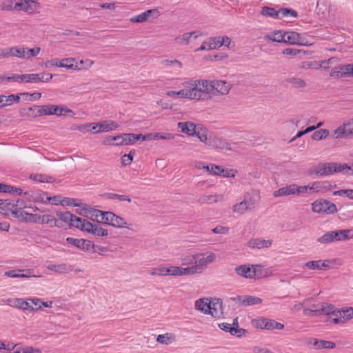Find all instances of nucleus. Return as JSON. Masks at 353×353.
<instances>
[{
	"mask_svg": "<svg viewBox=\"0 0 353 353\" xmlns=\"http://www.w3.org/2000/svg\"><path fill=\"white\" fill-rule=\"evenodd\" d=\"M194 92L196 96V100H208L214 95V90L212 88V81L192 80Z\"/></svg>",
	"mask_w": 353,
	"mask_h": 353,
	"instance_id": "f257e3e1",
	"label": "nucleus"
},
{
	"mask_svg": "<svg viewBox=\"0 0 353 353\" xmlns=\"http://www.w3.org/2000/svg\"><path fill=\"white\" fill-rule=\"evenodd\" d=\"M312 211L316 213L334 214L337 212L336 205L325 199H320L312 204Z\"/></svg>",
	"mask_w": 353,
	"mask_h": 353,
	"instance_id": "f03ea898",
	"label": "nucleus"
},
{
	"mask_svg": "<svg viewBox=\"0 0 353 353\" xmlns=\"http://www.w3.org/2000/svg\"><path fill=\"white\" fill-rule=\"evenodd\" d=\"M28 222L34 223L48 224L50 227H61L59 220L49 214L39 215L37 214H27Z\"/></svg>",
	"mask_w": 353,
	"mask_h": 353,
	"instance_id": "7ed1b4c3",
	"label": "nucleus"
},
{
	"mask_svg": "<svg viewBox=\"0 0 353 353\" xmlns=\"http://www.w3.org/2000/svg\"><path fill=\"white\" fill-rule=\"evenodd\" d=\"M41 51L40 47L34 48H28L27 47L14 46V57L20 59H29L32 57H37Z\"/></svg>",
	"mask_w": 353,
	"mask_h": 353,
	"instance_id": "20e7f679",
	"label": "nucleus"
},
{
	"mask_svg": "<svg viewBox=\"0 0 353 353\" xmlns=\"http://www.w3.org/2000/svg\"><path fill=\"white\" fill-rule=\"evenodd\" d=\"M113 139H114V141L121 140L120 142L112 143V145L117 146L133 145L136 141H140L139 134L134 133H123L119 134L114 136Z\"/></svg>",
	"mask_w": 353,
	"mask_h": 353,
	"instance_id": "39448f33",
	"label": "nucleus"
},
{
	"mask_svg": "<svg viewBox=\"0 0 353 353\" xmlns=\"http://www.w3.org/2000/svg\"><path fill=\"white\" fill-rule=\"evenodd\" d=\"M39 3L34 0H15L14 9L16 11H23L28 14H32L34 10Z\"/></svg>",
	"mask_w": 353,
	"mask_h": 353,
	"instance_id": "423d86ee",
	"label": "nucleus"
},
{
	"mask_svg": "<svg viewBox=\"0 0 353 353\" xmlns=\"http://www.w3.org/2000/svg\"><path fill=\"white\" fill-rule=\"evenodd\" d=\"M216 259V254L213 252L204 253L203 256H198L196 259V263L195 265L199 273H201L205 268L210 263H212Z\"/></svg>",
	"mask_w": 353,
	"mask_h": 353,
	"instance_id": "0eeeda50",
	"label": "nucleus"
},
{
	"mask_svg": "<svg viewBox=\"0 0 353 353\" xmlns=\"http://www.w3.org/2000/svg\"><path fill=\"white\" fill-rule=\"evenodd\" d=\"M307 345L310 348L315 350L334 349L336 347V344L332 341L320 340L315 338H310L308 340Z\"/></svg>",
	"mask_w": 353,
	"mask_h": 353,
	"instance_id": "6e6552de",
	"label": "nucleus"
},
{
	"mask_svg": "<svg viewBox=\"0 0 353 353\" xmlns=\"http://www.w3.org/2000/svg\"><path fill=\"white\" fill-rule=\"evenodd\" d=\"M208 145L214 148L225 149L227 150H232L230 144L224 139L214 136L210 135Z\"/></svg>",
	"mask_w": 353,
	"mask_h": 353,
	"instance_id": "1a4fd4ad",
	"label": "nucleus"
},
{
	"mask_svg": "<svg viewBox=\"0 0 353 353\" xmlns=\"http://www.w3.org/2000/svg\"><path fill=\"white\" fill-rule=\"evenodd\" d=\"M234 321H236V327L232 326L231 324L228 323H219V327L221 330L227 332H230L231 335L241 337L245 333L246 330L239 327L237 318L234 319Z\"/></svg>",
	"mask_w": 353,
	"mask_h": 353,
	"instance_id": "9d476101",
	"label": "nucleus"
},
{
	"mask_svg": "<svg viewBox=\"0 0 353 353\" xmlns=\"http://www.w3.org/2000/svg\"><path fill=\"white\" fill-rule=\"evenodd\" d=\"M334 173L332 163H319L316 165L310 174H315L317 176H327Z\"/></svg>",
	"mask_w": 353,
	"mask_h": 353,
	"instance_id": "9b49d317",
	"label": "nucleus"
},
{
	"mask_svg": "<svg viewBox=\"0 0 353 353\" xmlns=\"http://www.w3.org/2000/svg\"><path fill=\"white\" fill-rule=\"evenodd\" d=\"M184 88L177 91V97L188 99H196V96L194 92V87L192 80L183 83Z\"/></svg>",
	"mask_w": 353,
	"mask_h": 353,
	"instance_id": "f8f14e48",
	"label": "nucleus"
},
{
	"mask_svg": "<svg viewBox=\"0 0 353 353\" xmlns=\"http://www.w3.org/2000/svg\"><path fill=\"white\" fill-rule=\"evenodd\" d=\"M7 304L11 307L27 311H33L34 307L30 303L21 298L8 299Z\"/></svg>",
	"mask_w": 353,
	"mask_h": 353,
	"instance_id": "ddd939ff",
	"label": "nucleus"
},
{
	"mask_svg": "<svg viewBox=\"0 0 353 353\" xmlns=\"http://www.w3.org/2000/svg\"><path fill=\"white\" fill-rule=\"evenodd\" d=\"M85 232L90 233L97 237L107 236L109 233L108 230L103 228L100 223H87Z\"/></svg>",
	"mask_w": 353,
	"mask_h": 353,
	"instance_id": "4468645a",
	"label": "nucleus"
},
{
	"mask_svg": "<svg viewBox=\"0 0 353 353\" xmlns=\"http://www.w3.org/2000/svg\"><path fill=\"white\" fill-rule=\"evenodd\" d=\"M318 243L327 244L341 241L339 230L329 231L316 239Z\"/></svg>",
	"mask_w": 353,
	"mask_h": 353,
	"instance_id": "2eb2a0df",
	"label": "nucleus"
},
{
	"mask_svg": "<svg viewBox=\"0 0 353 353\" xmlns=\"http://www.w3.org/2000/svg\"><path fill=\"white\" fill-rule=\"evenodd\" d=\"M212 88L214 90V95L217 94H227L231 89L230 83L222 80H213Z\"/></svg>",
	"mask_w": 353,
	"mask_h": 353,
	"instance_id": "dca6fc26",
	"label": "nucleus"
},
{
	"mask_svg": "<svg viewBox=\"0 0 353 353\" xmlns=\"http://www.w3.org/2000/svg\"><path fill=\"white\" fill-rule=\"evenodd\" d=\"M234 301H239L243 306L259 305L262 303V299L257 296L247 295L244 296H237L232 299Z\"/></svg>",
	"mask_w": 353,
	"mask_h": 353,
	"instance_id": "f3484780",
	"label": "nucleus"
},
{
	"mask_svg": "<svg viewBox=\"0 0 353 353\" xmlns=\"http://www.w3.org/2000/svg\"><path fill=\"white\" fill-rule=\"evenodd\" d=\"M236 274L241 277L253 279L252 275V265L251 264H242L236 266L234 268Z\"/></svg>",
	"mask_w": 353,
	"mask_h": 353,
	"instance_id": "a211bd4d",
	"label": "nucleus"
},
{
	"mask_svg": "<svg viewBox=\"0 0 353 353\" xmlns=\"http://www.w3.org/2000/svg\"><path fill=\"white\" fill-rule=\"evenodd\" d=\"M320 315H333L334 316H341V312H340V309H336L335 306L332 304H329L327 303H321V307H319Z\"/></svg>",
	"mask_w": 353,
	"mask_h": 353,
	"instance_id": "6ab92c4d",
	"label": "nucleus"
},
{
	"mask_svg": "<svg viewBox=\"0 0 353 353\" xmlns=\"http://www.w3.org/2000/svg\"><path fill=\"white\" fill-rule=\"evenodd\" d=\"M46 115H65L67 112H72V110L66 107L57 105H45Z\"/></svg>",
	"mask_w": 353,
	"mask_h": 353,
	"instance_id": "aec40b11",
	"label": "nucleus"
},
{
	"mask_svg": "<svg viewBox=\"0 0 353 353\" xmlns=\"http://www.w3.org/2000/svg\"><path fill=\"white\" fill-rule=\"evenodd\" d=\"M177 125L181 132L192 137L194 136L198 129V125L191 121L179 122Z\"/></svg>",
	"mask_w": 353,
	"mask_h": 353,
	"instance_id": "412c9836",
	"label": "nucleus"
},
{
	"mask_svg": "<svg viewBox=\"0 0 353 353\" xmlns=\"http://www.w3.org/2000/svg\"><path fill=\"white\" fill-rule=\"evenodd\" d=\"M305 267L307 268V269L313 270H325L330 268V261H310L305 263Z\"/></svg>",
	"mask_w": 353,
	"mask_h": 353,
	"instance_id": "4be33fe9",
	"label": "nucleus"
},
{
	"mask_svg": "<svg viewBox=\"0 0 353 353\" xmlns=\"http://www.w3.org/2000/svg\"><path fill=\"white\" fill-rule=\"evenodd\" d=\"M119 124L111 120H105L99 122V128L94 132V134L99 132H108L119 128Z\"/></svg>",
	"mask_w": 353,
	"mask_h": 353,
	"instance_id": "5701e85b",
	"label": "nucleus"
},
{
	"mask_svg": "<svg viewBox=\"0 0 353 353\" xmlns=\"http://www.w3.org/2000/svg\"><path fill=\"white\" fill-rule=\"evenodd\" d=\"M195 308L206 314L214 313L211 312V302L208 299H199L196 301Z\"/></svg>",
	"mask_w": 353,
	"mask_h": 353,
	"instance_id": "b1692460",
	"label": "nucleus"
},
{
	"mask_svg": "<svg viewBox=\"0 0 353 353\" xmlns=\"http://www.w3.org/2000/svg\"><path fill=\"white\" fill-rule=\"evenodd\" d=\"M48 270L59 274H65L72 272V266L67 263L61 264H49L47 266Z\"/></svg>",
	"mask_w": 353,
	"mask_h": 353,
	"instance_id": "393cba45",
	"label": "nucleus"
},
{
	"mask_svg": "<svg viewBox=\"0 0 353 353\" xmlns=\"http://www.w3.org/2000/svg\"><path fill=\"white\" fill-rule=\"evenodd\" d=\"M272 241L264 240L261 239H250L248 242V246L253 249L268 248L271 246Z\"/></svg>",
	"mask_w": 353,
	"mask_h": 353,
	"instance_id": "a878e982",
	"label": "nucleus"
},
{
	"mask_svg": "<svg viewBox=\"0 0 353 353\" xmlns=\"http://www.w3.org/2000/svg\"><path fill=\"white\" fill-rule=\"evenodd\" d=\"M312 192H326L331 189L332 185L329 181H314L310 183Z\"/></svg>",
	"mask_w": 353,
	"mask_h": 353,
	"instance_id": "bb28decb",
	"label": "nucleus"
},
{
	"mask_svg": "<svg viewBox=\"0 0 353 353\" xmlns=\"http://www.w3.org/2000/svg\"><path fill=\"white\" fill-rule=\"evenodd\" d=\"M296 194L295 183L281 188L273 192L274 197L294 195Z\"/></svg>",
	"mask_w": 353,
	"mask_h": 353,
	"instance_id": "cd10ccee",
	"label": "nucleus"
},
{
	"mask_svg": "<svg viewBox=\"0 0 353 353\" xmlns=\"http://www.w3.org/2000/svg\"><path fill=\"white\" fill-rule=\"evenodd\" d=\"M203 168L210 174L221 175L223 176H229L228 171L220 165L210 164L206 166H203Z\"/></svg>",
	"mask_w": 353,
	"mask_h": 353,
	"instance_id": "c85d7f7f",
	"label": "nucleus"
},
{
	"mask_svg": "<svg viewBox=\"0 0 353 353\" xmlns=\"http://www.w3.org/2000/svg\"><path fill=\"white\" fill-rule=\"evenodd\" d=\"M201 35V32L199 31H193L191 32H186L181 35H179L176 37L175 40L178 43L180 44H188L190 41V39L192 37H194V39L197 38Z\"/></svg>",
	"mask_w": 353,
	"mask_h": 353,
	"instance_id": "c756f323",
	"label": "nucleus"
},
{
	"mask_svg": "<svg viewBox=\"0 0 353 353\" xmlns=\"http://www.w3.org/2000/svg\"><path fill=\"white\" fill-rule=\"evenodd\" d=\"M90 221H87L85 219L77 216L72 219V222L70 223V228H75L83 232H85V229L87 228V223L88 224Z\"/></svg>",
	"mask_w": 353,
	"mask_h": 353,
	"instance_id": "7c9ffc66",
	"label": "nucleus"
},
{
	"mask_svg": "<svg viewBox=\"0 0 353 353\" xmlns=\"http://www.w3.org/2000/svg\"><path fill=\"white\" fill-rule=\"evenodd\" d=\"M253 279H261L268 276V271L261 265H252Z\"/></svg>",
	"mask_w": 353,
	"mask_h": 353,
	"instance_id": "2f4dec72",
	"label": "nucleus"
},
{
	"mask_svg": "<svg viewBox=\"0 0 353 353\" xmlns=\"http://www.w3.org/2000/svg\"><path fill=\"white\" fill-rule=\"evenodd\" d=\"M208 130L203 127L201 125H198V129L196 131V134L194 137H196L199 138L200 141L208 145V143L209 141V137H208Z\"/></svg>",
	"mask_w": 353,
	"mask_h": 353,
	"instance_id": "473e14b6",
	"label": "nucleus"
},
{
	"mask_svg": "<svg viewBox=\"0 0 353 353\" xmlns=\"http://www.w3.org/2000/svg\"><path fill=\"white\" fill-rule=\"evenodd\" d=\"M260 14L266 17H270L274 19H278V10L274 8L269 6H263L261 8Z\"/></svg>",
	"mask_w": 353,
	"mask_h": 353,
	"instance_id": "72a5a7b5",
	"label": "nucleus"
},
{
	"mask_svg": "<svg viewBox=\"0 0 353 353\" xmlns=\"http://www.w3.org/2000/svg\"><path fill=\"white\" fill-rule=\"evenodd\" d=\"M285 32L282 31L274 32L272 35L267 34L265 37V39L267 41H271L273 42L285 43Z\"/></svg>",
	"mask_w": 353,
	"mask_h": 353,
	"instance_id": "f704fd0d",
	"label": "nucleus"
},
{
	"mask_svg": "<svg viewBox=\"0 0 353 353\" xmlns=\"http://www.w3.org/2000/svg\"><path fill=\"white\" fill-rule=\"evenodd\" d=\"M156 10H148L137 16L131 17L130 21L132 23H143L148 20L152 12H155Z\"/></svg>",
	"mask_w": 353,
	"mask_h": 353,
	"instance_id": "c9c22d12",
	"label": "nucleus"
},
{
	"mask_svg": "<svg viewBox=\"0 0 353 353\" xmlns=\"http://www.w3.org/2000/svg\"><path fill=\"white\" fill-rule=\"evenodd\" d=\"M285 43H290L291 45L300 44L299 39L300 34L296 32H285Z\"/></svg>",
	"mask_w": 353,
	"mask_h": 353,
	"instance_id": "e433bc0d",
	"label": "nucleus"
},
{
	"mask_svg": "<svg viewBox=\"0 0 353 353\" xmlns=\"http://www.w3.org/2000/svg\"><path fill=\"white\" fill-rule=\"evenodd\" d=\"M30 179L34 181L41 183H52L54 181L52 176L44 174H32L30 176Z\"/></svg>",
	"mask_w": 353,
	"mask_h": 353,
	"instance_id": "4c0bfd02",
	"label": "nucleus"
},
{
	"mask_svg": "<svg viewBox=\"0 0 353 353\" xmlns=\"http://www.w3.org/2000/svg\"><path fill=\"white\" fill-rule=\"evenodd\" d=\"M204 253H197L193 255H188L181 259V265L183 266H192L196 263V259L198 256H203Z\"/></svg>",
	"mask_w": 353,
	"mask_h": 353,
	"instance_id": "58836bf2",
	"label": "nucleus"
},
{
	"mask_svg": "<svg viewBox=\"0 0 353 353\" xmlns=\"http://www.w3.org/2000/svg\"><path fill=\"white\" fill-rule=\"evenodd\" d=\"M278 19H281L284 17H296L298 16L297 12L292 8H281L278 10Z\"/></svg>",
	"mask_w": 353,
	"mask_h": 353,
	"instance_id": "ea45409f",
	"label": "nucleus"
},
{
	"mask_svg": "<svg viewBox=\"0 0 353 353\" xmlns=\"http://www.w3.org/2000/svg\"><path fill=\"white\" fill-rule=\"evenodd\" d=\"M47 197L46 192L42 191L32 192L31 199L35 203H48Z\"/></svg>",
	"mask_w": 353,
	"mask_h": 353,
	"instance_id": "a19ab883",
	"label": "nucleus"
},
{
	"mask_svg": "<svg viewBox=\"0 0 353 353\" xmlns=\"http://www.w3.org/2000/svg\"><path fill=\"white\" fill-rule=\"evenodd\" d=\"M105 212V211L93 209L92 210L90 211L91 219L94 221H97V223H103V221L105 220V216H103Z\"/></svg>",
	"mask_w": 353,
	"mask_h": 353,
	"instance_id": "79ce46f5",
	"label": "nucleus"
},
{
	"mask_svg": "<svg viewBox=\"0 0 353 353\" xmlns=\"http://www.w3.org/2000/svg\"><path fill=\"white\" fill-rule=\"evenodd\" d=\"M56 214L59 217L60 220L68 223L69 225H70V223L72 221L73 218L76 217V215L70 213L68 211L66 212H61V211H57Z\"/></svg>",
	"mask_w": 353,
	"mask_h": 353,
	"instance_id": "37998d69",
	"label": "nucleus"
},
{
	"mask_svg": "<svg viewBox=\"0 0 353 353\" xmlns=\"http://www.w3.org/2000/svg\"><path fill=\"white\" fill-rule=\"evenodd\" d=\"M350 135H352V130L347 129L345 125L339 126L337 129L334 130V136L336 139L347 137Z\"/></svg>",
	"mask_w": 353,
	"mask_h": 353,
	"instance_id": "c03bdc74",
	"label": "nucleus"
},
{
	"mask_svg": "<svg viewBox=\"0 0 353 353\" xmlns=\"http://www.w3.org/2000/svg\"><path fill=\"white\" fill-rule=\"evenodd\" d=\"M265 330H283L284 328V325L272 319H268L265 321Z\"/></svg>",
	"mask_w": 353,
	"mask_h": 353,
	"instance_id": "a18cd8bd",
	"label": "nucleus"
},
{
	"mask_svg": "<svg viewBox=\"0 0 353 353\" xmlns=\"http://www.w3.org/2000/svg\"><path fill=\"white\" fill-rule=\"evenodd\" d=\"M174 339V336L172 334L166 333L164 334H159L157 338V341L161 344L168 345L171 343L172 340Z\"/></svg>",
	"mask_w": 353,
	"mask_h": 353,
	"instance_id": "49530a36",
	"label": "nucleus"
},
{
	"mask_svg": "<svg viewBox=\"0 0 353 353\" xmlns=\"http://www.w3.org/2000/svg\"><path fill=\"white\" fill-rule=\"evenodd\" d=\"M104 195L106 198H108L109 199H112V200L117 199L120 201H128V203L131 202V199L128 195H125V194L121 195V194L110 193V192L105 193Z\"/></svg>",
	"mask_w": 353,
	"mask_h": 353,
	"instance_id": "de8ad7c7",
	"label": "nucleus"
},
{
	"mask_svg": "<svg viewBox=\"0 0 353 353\" xmlns=\"http://www.w3.org/2000/svg\"><path fill=\"white\" fill-rule=\"evenodd\" d=\"M179 276L183 275H193L199 273V270H197L195 265L188 268H182L179 266Z\"/></svg>",
	"mask_w": 353,
	"mask_h": 353,
	"instance_id": "09e8293b",
	"label": "nucleus"
},
{
	"mask_svg": "<svg viewBox=\"0 0 353 353\" xmlns=\"http://www.w3.org/2000/svg\"><path fill=\"white\" fill-rule=\"evenodd\" d=\"M216 195H201L198 199V202L201 204H212L217 202Z\"/></svg>",
	"mask_w": 353,
	"mask_h": 353,
	"instance_id": "8fccbe9b",
	"label": "nucleus"
},
{
	"mask_svg": "<svg viewBox=\"0 0 353 353\" xmlns=\"http://www.w3.org/2000/svg\"><path fill=\"white\" fill-rule=\"evenodd\" d=\"M286 82L291 83L295 88H304L306 85L305 81L300 78H288L286 79Z\"/></svg>",
	"mask_w": 353,
	"mask_h": 353,
	"instance_id": "3c124183",
	"label": "nucleus"
},
{
	"mask_svg": "<svg viewBox=\"0 0 353 353\" xmlns=\"http://www.w3.org/2000/svg\"><path fill=\"white\" fill-rule=\"evenodd\" d=\"M37 110L35 114H32V117H37L46 115V109L45 105H33L28 108V111Z\"/></svg>",
	"mask_w": 353,
	"mask_h": 353,
	"instance_id": "603ef678",
	"label": "nucleus"
},
{
	"mask_svg": "<svg viewBox=\"0 0 353 353\" xmlns=\"http://www.w3.org/2000/svg\"><path fill=\"white\" fill-rule=\"evenodd\" d=\"M340 312H341V317L345 320V322L353 319V307H343L340 310Z\"/></svg>",
	"mask_w": 353,
	"mask_h": 353,
	"instance_id": "864d4df0",
	"label": "nucleus"
},
{
	"mask_svg": "<svg viewBox=\"0 0 353 353\" xmlns=\"http://www.w3.org/2000/svg\"><path fill=\"white\" fill-rule=\"evenodd\" d=\"M329 134V131L326 129H321L319 130L315 131L312 135V139L315 141L321 140L325 137H327Z\"/></svg>",
	"mask_w": 353,
	"mask_h": 353,
	"instance_id": "5fc2aeb1",
	"label": "nucleus"
},
{
	"mask_svg": "<svg viewBox=\"0 0 353 353\" xmlns=\"http://www.w3.org/2000/svg\"><path fill=\"white\" fill-rule=\"evenodd\" d=\"M135 154V150H132L130 151L128 154H125L121 157V164L123 166L128 165L131 164L133 161L134 155Z\"/></svg>",
	"mask_w": 353,
	"mask_h": 353,
	"instance_id": "6e6d98bb",
	"label": "nucleus"
},
{
	"mask_svg": "<svg viewBox=\"0 0 353 353\" xmlns=\"http://www.w3.org/2000/svg\"><path fill=\"white\" fill-rule=\"evenodd\" d=\"M4 193H8L11 195H22L23 190L11 185L6 184Z\"/></svg>",
	"mask_w": 353,
	"mask_h": 353,
	"instance_id": "4d7b16f0",
	"label": "nucleus"
},
{
	"mask_svg": "<svg viewBox=\"0 0 353 353\" xmlns=\"http://www.w3.org/2000/svg\"><path fill=\"white\" fill-rule=\"evenodd\" d=\"M66 242L68 244L72 245L73 246L82 250L84 248L83 246V243H84V239H75L73 237H67L65 239Z\"/></svg>",
	"mask_w": 353,
	"mask_h": 353,
	"instance_id": "13d9d810",
	"label": "nucleus"
},
{
	"mask_svg": "<svg viewBox=\"0 0 353 353\" xmlns=\"http://www.w3.org/2000/svg\"><path fill=\"white\" fill-rule=\"evenodd\" d=\"M330 77L334 78H341V77H347V72L345 70H341V66L339 68H333L330 74Z\"/></svg>",
	"mask_w": 353,
	"mask_h": 353,
	"instance_id": "bf43d9fd",
	"label": "nucleus"
},
{
	"mask_svg": "<svg viewBox=\"0 0 353 353\" xmlns=\"http://www.w3.org/2000/svg\"><path fill=\"white\" fill-rule=\"evenodd\" d=\"M222 309V302L220 299H218L216 302L211 303V312L214 313L210 314L214 317H219V310Z\"/></svg>",
	"mask_w": 353,
	"mask_h": 353,
	"instance_id": "052dcab7",
	"label": "nucleus"
},
{
	"mask_svg": "<svg viewBox=\"0 0 353 353\" xmlns=\"http://www.w3.org/2000/svg\"><path fill=\"white\" fill-rule=\"evenodd\" d=\"M15 3V0H3L0 3V8L2 10L10 11L14 10V6Z\"/></svg>",
	"mask_w": 353,
	"mask_h": 353,
	"instance_id": "680f3d73",
	"label": "nucleus"
},
{
	"mask_svg": "<svg viewBox=\"0 0 353 353\" xmlns=\"http://www.w3.org/2000/svg\"><path fill=\"white\" fill-rule=\"evenodd\" d=\"M20 94L23 97L24 100L30 101L39 100L41 97V93L40 92H34L32 94L28 92H23L20 93Z\"/></svg>",
	"mask_w": 353,
	"mask_h": 353,
	"instance_id": "e2e57ef3",
	"label": "nucleus"
},
{
	"mask_svg": "<svg viewBox=\"0 0 353 353\" xmlns=\"http://www.w3.org/2000/svg\"><path fill=\"white\" fill-rule=\"evenodd\" d=\"M179 266H167L165 265V276H179Z\"/></svg>",
	"mask_w": 353,
	"mask_h": 353,
	"instance_id": "0e129e2a",
	"label": "nucleus"
},
{
	"mask_svg": "<svg viewBox=\"0 0 353 353\" xmlns=\"http://www.w3.org/2000/svg\"><path fill=\"white\" fill-rule=\"evenodd\" d=\"M340 238L341 241H347L353 239V230H339Z\"/></svg>",
	"mask_w": 353,
	"mask_h": 353,
	"instance_id": "69168bd1",
	"label": "nucleus"
},
{
	"mask_svg": "<svg viewBox=\"0 0 353 353\" xmlns=\"http://www.w3.org/2000/svg\"><path fill=\"white\" fill-rule=\"evenodd\" d=\"M113 227L117 228H128V224L123 218L117 215L114 218Z\"/></svg>",
	"mask_w": 353,
	"mask_h": 353,
	"instance_id": "338daca9",
	"label": "nucleus"
},
{
	"mask_svg": "<svg viewBox=\"0 0 353 353\" xmlns=\"http://www.w3.org/2000/svg\"><path fill=\"white\" fill-rule=\"evenodd\" d=\"M103 216H105V220L103 221V223L112 225L113 226V224L114 223V218L117 216V214L112 212H105V214H103Z\"/></svg>",
	"mask_w": 353,
	"mask_h": 353,
	"instance_id": "774afa93",
	"label": "nucleus"
}]
</instances>
